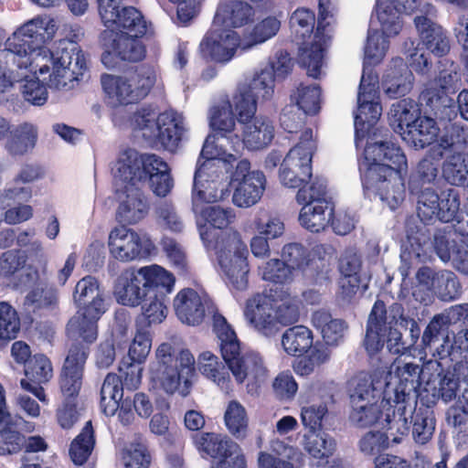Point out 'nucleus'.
<instances>
[{"instance_id": "1", "label": "nucleus", "mask_w": 468, "mask_h": 468, "mask_svg": "<svg viewBox=\"0 0 468 468\" xmlns=\"http://www.w3.org/2000/svg\"><path fill=\"white\" fill-rule=\"evenodd\" d=\"M31 72L48 89L68 91L75 88L87 69L85 54L77 43L60 40L54 50L38 46L23 58L12 60Z\"/></svg>"}, {"instance_id": "2", "label": "nucleus", "mask_w": 468, "mask_h": 468, "mask_svg": "<svg viewBox=\"0 0 468 468\" xmlns=\"http://www.w3.org/2000/svg\"><path fill=\"white\" fill-rule=\"evenodd\" d=\"M364 165L369 188L389 209H396L405 198L404 176L408 171L406 156L390 141L367 143Z\"/></svg>"}, {"instance_id": "3", "label": "nucleus", "mask_w": 468, "mask_h": 468, "mask_svg": "<svg viewBox=\"0 0 468 468\" xmlns=\"http://www.w3.org/2000/svg\"><path fill=\"white\" fill-rule=\"evenodd\" d=\"M422 367L396 357L385 377L384 399L387 404H394L393 419H388L391 431L404 435L408 431V417L417 404L418 389L420 386Z\"/></svg>"}, {"instance_id": "4", "label": "nucleus", "mask_w": 468, "mask_h": 468, "mask_svg": "<svg viewBox=\"0 0 468 468\" xmlns=\"http://www.w3.org/2000/svg\"><path fill=\"white\" fill-rule=\"evenodd\" d=\"M224 138L218 137L214 145V137L206 139L201 154L207 159L195 174L192 193L193 211L198 212L204 203H215L224 199L228 194L226 174L236 162V155L222 149Z\"/></svg>"}, {"instance_id": "5", "label": "nucleus", "mask_w": 468, "mask_h": 468, "mask_svg": "<svg viewBox=\"0 0 468 468\" xmlns=\"http://www.w3.org/2000/svg\"><path fill=\"white\" fill-rule=\"evenodd\" d=\"M150 375L165 393L187 396L195 376V357L188 350L176 352L171 344L163 343L155 351Z\"/></svg>"}, {"instance_id": "6", "label": "nucleus", "mask_w": 468, "mask_h": 468, "mask_svg": "<svg viewBox=\"0 0 468 468\" xmlns=\"http://www.w3.org/2000/svg\"><path fill=\"white\" fill-rule=\"evenodd\" d=\"M73 299L82 308L69 320L68 334L76 340L81 338L92 343L98 335L97 322L106 310L97 280L91 276L80 280L75 286Z\"/></svg>"}, {"instance_id": "7", "label": "nucleus", "mask_w": 468, "mask_h": 468, "mask_svg": "<svg viewBox=\"0 0 468 468\" xmlns=\"http://www.w3.org/2000/svg\"><path fill=\"white\" fill-rule=\"evenodd\" d=\"M155 70L148 66H140L122 75L102 74V90L112 105H126L137 102L147 96L156 82Z\"/></svg>"}, {"instance_id": "8", "label": "nucleus", "mask_w": 468, "mask_h": 468, "mask_svg": "<svg viewBox=\"0 0 468 468\" xmlns=\"http://www.w3.org/2000/svg\"><path fill=\"white\" fill-rule=\"evenodd\" d=\"M131 126L146 140L158 142L169 151L176 149L185 131L183 116L173 110L157 114L152 109L142 108L131 118Z\"/></svg>"}, {"instance_id": "9", "label": "nucleus", "mask_w": 468, "mask_h": 468, "mask_svg": "<svg viewBox=\"0 0 468 468\" xmlns=\"http://www.w3.org/2000/svg\"><path fill=\"white\" fill-rule=\"evenodd\" d=\"M367 373L360 372L347 382V394L351 406L350 420L356 426L365 428L376 423L385 399L378 404L382 383Z\"/></svg>"}, {"instance_id": "10", "label": "nucleus", "mask_w": 468, "mask_h": 468, "mask_svg": "<svg viewBox=\"0 0 468 468\" xmlns=\"http://www.w3.org/2000/svg\"><path fill=\"white\" fill-rule=\"evenodd\" d=\"M211 249L216 250L218 263L227 282L233 289L245 290L250 272L249 251L239 235L234 232L226 240L217 241Z\"/></svg>"}, {"instance_id": "11", "label": "nucleus", "mask_w": 468, "mask_h": 468, "mask_svg": "<svg viewBox=\"0 0 468 468\" xmlns=\"http://www.w3.org/2000/svg\"><path fill=\"white\" fill-rule=\"evenodd\" d=\"M333 11L330 0L319 1L318 25L313 41L300 48L299 62L313 78H318L321 74L324 54L331 39Z\"/></svg>"}, {"instance_id": "12", "label": "nucleus", "mask_w": 468, "mask_h": 468, "mask_svg": "<svg viewBox=\"0 0 468 468\" xmlns=\"http://www.w3.org/2000/svg\"><path fill=\"white\" fill-rule=\"evenodd\" d=\"M233 171L229 179L233 185V204L241 208H249L259 203L266 187V177L259 170H251L250 163L247 159L233 163Z\"/></svg>"}, {"instance_id": "13", "label": "nucleus", "mask_w": 468, "mask_h": 468, "mask_svg": "<svg viewBox=\"0 0 468 468\" xmlns=\"http://www.w3.org/2000/svg\"><path fill=\"white\" fill-rule=\"evenodd\" d=\"M169 172L168 165L154 154L140 155L135 150L124 151L119 157L114 177L122 181L128 180L140 186L147 179L151 180L153 176Z\"/></svg>"}, {"instance_id": "14", "label": "nucleus", "mask_w": 468, "mask_h": 468, "mask_svg": "<svg viewBox=\"0 0 468 468\" xmlns=\"http://www.w3.org/2000/svg\"><path fill=\"white\" fill-rule=\"evenodd\" d=\"M107 246L110 256L122 263L144 259L154 249L146 235L125 226H116L110 230Z\"/></svg>"}, {"instance_id": "15", "label": "nucleus", "mask_w": 468, "mask_h": 468, "mask_svg": "<svg viewBox=\"0 0 468 468\" xmlns=\"http://www.w3.org/2000/svg\"><path fill=\"white\" fill-rule=\"evenodd\" d=\"M275 78L261 68L250 80L239 84L233 95L235 110H239L241 120H246L257 112L258 101H269L274 95Z\"/></svg>"}, {"instance_id": "16", "label": "nucleus", "mask_w": 468, "mask_h": 468, "mask_svg": "<svg viewBox=\"0 0 468 468\" xmlns=\"http://www.w3.org/2000/svg\"><path fill=\"white\" fill-rule=\"evenodd\" d=\"M378 78L372 72L364 70L357 95V111L355 114L356 144L365 136L382 113L378 95Z\"/></svg>"}, {"instance_id": "17", "label": "nucleus", "mask_w": 468, "mask_h": 468, "mask_svg": "<svg viewBox=\"0 0 468 468\" xmlns=\"http://www.w3.org/2000/svg\"><path fill=\"white\" fill-rule=\"evenodd\" d=\"M118 192L116 220L121 226H133L144 220L149 213L150 206L140 186L114 177Z\"/></svg>"}, {"instance_id": "18", "label": "nucleus", "mask_w": 468, "mask_h": 468, "mask_svg": "<svg viewBox=\"0 0 468 468\" xmlns=\"http://www.w3.org/2000/svg\"><path fill=\"white\" fill-rule=\"evenodd\" d=\"M242 40L239 35L231 28L215 27L203 37L199 45L202 56L218 63H227L235 56L238 48H242Z\"/></svg>"}, {"instance_id": "19", "label": "nucleus", "mask_w": 468, "mask_h": 468, "mask_svg": "<svg viewBox=\"0 0 468 468\" xmlns=\"http://www.w3.org/2000/svg\"><path fill=\"white\" fill-rule=\"evenodd\" d=\"M236 117L242 132V137L235 135L233 151L235 155L243 149L257 150L267 146L274 136V128L271 121L251 114L246 120H241L239 110H235Z\"/></svg>"}, {"instance_id": "20", "label": "nucleus", "mask_w": 468, "mask_h": 468, "mask_svg": "<svg viewBox=\"0 0 468 468\" xmlns=\"http://www.w3.org/2000/svg\"><path fill=\"white\" fill-rule=\"evenodd\" d=\"M87 356V348L83 345H74L70 347L59 378V388L64 400L74 401L78 396L82 385Z\"/></svg>"}, {"instance_id": "21", "label": "nucleus", "mask_w": 468, "mask_h": 468, "mask_svg": "<svg viewBox=\"0 0 468 468\" xmlns=\"http://www.w3.org/2000/svg\"><path fill=\"white\" fill-rule=\"evenodd\" d=\"M247 323L257 332L271 335L277 330L272 296L256 293L250 297L243 311Z\"/></svg>"}, {"instance_id": "22", "label": "nucleus", "mask_w": 468, "mask_h": 468, "mask_svg": "<svg viewBox=\"0 0 468 468\" xmlns=\"http://www.w3.org/2000/svg\"><path fill=\"white\" fill-rule=\"evenodd\" d=\"M222 357L238 384L258 382L267 374L262 358L256 353L241 354L240 346L231 354L223 353Z\"/></svg>"}, {"instance_id": "23", "label": "nucleus", "mask_w": 468, "mask_h": 468, "mask_svg": "<svg viewBox=\"0 0 468 468\" xmlns=\"http://www.w3.org/2000/svg\"><path fill=\"white\" fill-rule=\"evenodd\" d=\"M197 217V226L200 238L204 245L209 249L216 245L215 229H225L235 221L236 214L231 207L219 206L202 207L198 212H194Z\"/></svg>"}, {"instance_id": "24", "label": "nucleus", "mask_w": 468, "mask_h": 468, "mask_svg": "<svg viewBox=\"0 0 468 468\" xmlns=\"http://www.w3.org/2000/svg\"><path fill=\"white\" fill-rule=\"evenodd\" d=\"M27 378L20 380V386L32 393L39 401L48 404V400L44 388L40 386L48 382L53 377V368L48 358L44 355L30 357L25 367Z\"/></svg>"}, {"instance_id": "25", "label": "nucleus", "mask_w": 468, "mask_h": 468, "mask_svg": "<svg viewBox=\"0 0 468 468\" xmlns=\"http://www.w3.org/2000/svg\"><path fill=\"white\" fill-rule=\"evenodd\" d=\"M37 25H41L38 22V16L21 26L6 39L0 57L9 62L23 58L29 55V52L37 48L38 47H34L32 44V39L37 38Z\"/></svg>"}, {"instance_id": "26", "label": "nucleus", "mask_w": 468, "mask_h": 468, "mask_svg": "<svg viewBox=\"0 0 468 468\" xmlns=\"http://www.w3.org/2000/svg\"><path fill=\"white\" fill-rule=\"evenodd\" d=\"M113 295L117 303L130 307L141 304L146 297L138 268H127L117 277Z\"/></svg>"}, {"instance_id": "27", "label": "nucleus", "mask_w": 468, "mask_h": 468, "mask_svg": "<svg viewBox=\"0 0 468 468\" xmlns=\"http://www.w3.org/2000/svg\"><path fill=\"white\" fill-rule=\"evenodd\" d=\"M256 9L242 0L221 2L216 11L213 22L215 27H241L254 21Z\"/></svg>"}, {"instance_id": "28", "label": "nucleus", "mask_w": 468, "mask_h": 468, "mask_svg": "<svg viewBox=\"0 0 468 468\" xmlns=\"http://www.w3.org/2000/svg\"><path fill=\"white\" fill-rule=\"evenodd\" d=\"M233 110H235V106L233 104V98L230 101H223L221 104L214 107L210 112V126L214 131L217 132L216 134L208 135V137H214L216 142L214 145L219 144L218 143V137L224 138L222 149L228 153L226 148L227 144L230 145V148L233 149V142L235 141V135L232 134V132L235 129L236 122L233 114Z\"/></svg>"}, {"instance_id": "29", "label": "nucleus", "mask_w": 468, "mask_h": 468, "mask_svg": "<svg viewBox=\"0 0 468 468\" xmlns=\"http://www.w3.org/2000/svg\"><path fill=\"white\" fill-rule=\"evenodd\" d=\"M413 85V75L403 59L393 58L382 80L383 90L388 97L395 99L409 93Z\"/></svg>"}, {"instance_id": "30", "label": "nucleus", "mask_w": 468, "mask_h": 468, "mask_svg": "<svg viewBox=\"0 0 468 468\" xmlns=\"http://www.w3.org/2000/svg\"><path fill=\"white\" fill-rule=\"evenodd\" d=\"M174 308L182 323L189 325L199 324L205 316L204 296L193 289H183L174 299Z\"/></svg>"}, {"instance_id": "31", "label": "nucleus", "mask_w": 468, "mask_h": 468, "mask_svg": "<svg viewBox=\"0 0 468 468\" xmlns=\"http://www.w3.org/2000/svg\"><path fill=\"white\" fill-rule=\"evenodd\" d=\"M101 38L103 47L112 48L122 60L139 61L145 56V48L140 37L113 31H103Z\"/></svg>"}, {"instance_id": "32", "label": "nucleus", "mask_w": 468, "mask_h": 468, "mask_svg": "<svg viewBox=\"0 0 468 468\" xmlns=\"http://www.w3.org/2000/svg\"><path fill=\"white\" fill-rule=\"evenodd\" d=\"M389 326L384 335L387 336V348L395 355L404 354L408 349L407 343L402 339L401 329H410V341L409 346H413L419 339L420 329L417 322L410 316L400 314L398 317L393 316L388 323Z\"/></svg>"}, {"instance_id": "33", "label": "nucleus", "mask_w": 468, "mask_h": 468, "mask_svg": "<svg viewBox=\"0 0 468 468\" xmlns=\"http://www.w3.org/2000/svg\"><path fill=\"white\" fill-rule=\"evenodd\" d=\"M434 16H416L414 24L427 49L435 56L442 57L449 52L450 42L442 27L432 20Z\"/></svg>"}, {"instance_id": "34", "label": "nucleus", "mask_w": 468, "mask_h": 468, "mask_svg": "<svg viewBox=\"0 0 468 468\" xmlns=\"http://www.w3.org/2000/svg\"><path fill=\"white\" fill-rule=\"evenodd\" d=\"M144 289L147 295L168 296L175 289V275L158 264L138 268Z\"/></svg>"}, {"instance_id": "35", "label": "nucleus", "mask_w": 468, "mask_h": 468, "mask_svg": "<svg viewBox=\"0 0 468 468\" xmlns=\"http://www.w3.org/2000/svg\"><path fill=\"white\" fill-rule=\"evenodd\" d=\"M460 86L461 76L455 68H451L441 70L422 95L431 107L439 108L440 104L446 106L450 103L451 100L447 93L454 92Z\"/></svg>"}, {"instance_id": "36", "label": "nucleus", "mask_w": 468, "mask_h": 468, "mask_svg": "<svg viewBox=\"0 0 468 468\" xmlns=\"http://www.w3.org/2000/svg\"><path fill=\"white\" fill-rule=\"evenodd\" d=\"M194 445L198 452L214 459L228 457L240 446L227 436L215 432H202L193 437Z\"/></svg>"}, {"instance_id": "37", "label": "nucleus", "mask_w": 468, "mask_h": 468, "mask_svg": "<svg viewBox=\"0 0 468 468\" xmlns=\"http://www.w3.org/2000/svg\"><path fill=\"white\" fill-rule=\"evenodd\" d=\"M360 269V257L353 250H346L339 263V270L343 274L340 288L344 298L349 299L357 292L361 283Z\"/></svg>"}, {"instance_id": "38", "label": "nucleus", "mask_w": 468, "mask_h": 468, "mask_svg": "<svg viewBox=\"0 0 468 468\" xmlns=\"http://www.w3.org/2000/svg\"><path fill=\"white\" fill-rule=\"evenodd\" d=\"M272 296L276 326L288 325L299 321L303 303L288 290L275 292Z\"/></svg>"}, {"instance_id": "39", "label": "nucleus", "mask_w": 468, "mask_h": 468, "mask_svg": "<svg viewBox=\"0 0 468 468\" xmlns=\"http://www.w3.org/2000/svg\"><path fill=\"white\" fill-rule=\"evenodd\" d=\"M446 421L453 429L458 444L468 443V388L446 411Z\"/></svg>"}, {"instance_id": "40", "label": "nucleus", "mask_w": 468, "mask_h": 468, "mask_svg": "<svg viewBox=\"0 0 468 468\" xmlns=\"http://www.w3.org/2000/svg\"><path fill=\"white\" fill-rule=\"evenodd\" d=\"M281 21L275 16L257 17L254 24L243 34L242 48L249 49L272 38L279 32Z\"/></svg>"}, {"instance_id": "41", "label": "nucleus", "mask_w": 468, "mask_h": 468, "mask_svg": "<svg viewBox=\"0 0 468 468\" xmlns=\"http://www.w3.org/2000/svg\"><path fill=\"white\" fill-rule=\"evenodd\" d=\"M468 386V361L461 360L454 364L451 370H448L442 376L439 375L438 395L445 402H449L456 398V392L461 388V384Z\"/></svg>"}, {"instance_id": "42", "label": "nucleus", "mask_w": 468, "mask_h": 468, "mask_svg": "<svg viewBox=\"0 0 468 468\" xmlns=\"http://www.w3.org/2000/svg\"><path fill=\"white\" fill-rule=\"evenodd\" d=\"M244 229L274 239L283 235L285 226L278 216L260 208L246 223Z\"/></svg>"}, {"instance_id": "43", "label": "nucleus", "mask_w": 468, "mask_h": 468, "mask_svg": "<svg viewBox=\"0 0 468 468\" xmlns=\"http://www.w3.org/2000/svg\"><path fill=\"white\" fill-rule=\"evenodd\" d=\"M300 445L312 458L322 460L333 455L335 450V440L318 430H307L301 435Z\"/></svg>"}, {"instance_id": "44", "label": "nucleus", "mask_w": 468, "mask_h": 468, "mask_svg": "<svg viewBox=\"0 0 468 468\" xmlns=\"http://www.w3.org/2000/svg\"><path fill=\"white\" fill-rule=\"evenodd\" d=\"M439 132L433 119L422 117L410 130L401 132V138L410 146L422 149L436 141Z\"/></svg>"}, {"instance_id": "45", "label": "nucleus", "mask_w": 468, "mask_h": 468, "mask_svg": "<svg viewBox=\"0 0 468 468\" xmlns=\"http://www.w3.org/2000/svg\"><path fill=\"white\" fill-rule=\"evenodd\" d=\"M389 123L393 130L401 135V132L410 130L422 119L418 105L410 100H402L394 103L388 113Z\"/></svg>"}, {"instance_id": "46", "label": "nucleus", "mask_w": 468, "mask_h": 468, "mask_svg": "<svg viewBox=\"0 0 468 468\" xmlns=\"http://www.w3.org/2000/svg\"><path fill=\"white\" fill-rule=\"evenodd\" d=\"M408 417V430L410 423H412V437L416 443L425 444L432 437L435 431V417L433 411L427 407L413 409L410 416ZM409 431H407V435Z\"/></svg>"}, {"instance_id": "47", "label": "nucleus", "mask_w": 468, "mask_h": 468, "mask_svg": "<svg viewBox=\"0 0 468 468\" xmlns=\"http://www.w3.org/2000/svg\"><path fill=\"white\" fill-rule=\"evenodd\" d=\"M11 137L6 141L5 148L12 155H22L31 151L37 141L38 130L31 122H23L10 132Z\"/></svg>"}, {"instance_id": "48", "label": "nucleus", "mask_w": 468, "mask_h": 468, "mask_svg": "<svg viewBox=\"0 0 468 468\" xmlns=\"http://www.w3.org/2000/svg\"><path fill=\"white\" fill-rule=\"evenodd\" d=\"M198 369L202 375L213 381L223 391L231 390V379L225 367L217 356L209 351L203 352L198 357Z\"/></svg>"}, {"instance_id": "49", "label": "nucleus", "mask_w": 468, "mask_h": 468, "mask_svg": "<svg viewBox=\"0 0 468 468\" xmlns=\"http://www.w3.org/2000/svg\"><path fill=\"white\" fill-rule=\"evenodd\" d=\"M332 214L333 209L328 202L304 204L300 212L299 221L306 229L318 232L328 225Z\"/></svg>"}, {"instance_id": "50", "label": "nucleus", "mask_w": 468, "mask_h": 468, "mask_svg": "<svg viewBox=\"0 0 468 468\" xmlns=\"http://www.w3.org/2000/svg\"><path fill=\"white\" fill-rule=\"evenodd\" d=\"M21 423H25L27 431H31L35 429L33 423L26 421L19 415H13L9 412L6 405L5 390L3 385L0 383V433L5 439L8 438L11 434V438L14 439V451L18 449L21 441V436L18 432L15 431Z\"/></svg>"}, {"instance_id": "51", "label": "nucleus", "mask_w": 468, "mask_h": 468, "mask_svg": "<svg viewBox=\"0 0 468 468\" xmlns=\"http://www.w3.org/2000/svg\"><path fill=\"white\" fill-rule=\"evenodd\" d=\"M383 306L376 303L369 314L364 344L368 355L371 356L378 354L384 345L381 337L385 335L387 326L383 322Z\"/></svg>"}, {"instance_id": "52", "label": "nucleus", "mask_w": 468, "mask_h": 468, "mask_svg": "<svg viewBox=\"0 0 468 468\" xmlns=\"http://www.w3.org/2000/svg\"><path fill=\"white\" fill-rule=\"evenodd\" d=\"M313 340V333L308 327L296 325L283 333L282 346L288 355L301 356L312 347Z\"/></svg>"}, {"instance_id": "53", "label": "nucleus", "mask_w": 468, "mask_h": 468, "mask_svg": "<svg viewBox=\"0 0 468 468\" xmlns=\"http://www.w3.org/2000/svg\"><path fill=\"white\" fill-rule=\"evenodd\" d=\"M465 234L461 233V227L458 229H452L447 227L438 229L433 236L432 245L439 258L447 262L452 261L459 243H462Z\"/></svg>"}, {"instance_id": "54", "label": "nucleus", "mask_w": 468, "mask_h": 468, "mask_svg": "<svg viewBox=\"0 0 468 468\" xmlns=\"http://www.w3.org/2000/svg\"><path fill=\"white\" fill-rule=\"evenodd\" d=\"M122 396L121 378L115 374H108L101 388V407L106 416L116 415L119 401L122 399Z\"/></svg>"}, {"instance_id": "55", "label": "nucleus", "mask_w": 468, "mask_h": 468, "mask_svg": "<svg viewBox=\"0 0 468 468\" xmlns=\"http://www.w3.org/2000/svg\"><path fill=\"white\" fill-rule=\"evenodd\" d=\"M388 419H393V415L390 416L388 413L386 414V421L388 425V434L381 431H368L361 438L359 441V449L365 455H375L386 449L388 445L389 437L392 438V441L395 443L400 442L401 437L404 435L399 434L396 429L391 431Z\"/></svg>"}, {"instance_id": "56", "label": "nucleus", "mask_w": 468, "mask_h": 468, "mask_svg": "<svg viewBox=\"0 0 468 468\" xmlns=\"http://www.w3.org/2000/svg\"><path fill=\"white\" fill-rule=\"evenodd\" d=\"M401 14L398 7L389 0H378L376 16L380 24L383 35L397 36L402 28Z\"/></svg>"}, {"instance_id": "57", "label": "nucleus", "mask_w": 468, "mask_h": 468, "mask_svg": "<svg viewBox=\"0 0 468 468\" xmlns=\"http://www.w3.org/2000/svg\"><path fill=\"white\" fill-rule=\"evenodd\" d=\"M148 30V25L142 13L133 6L122 8V15L117 19L113 32L126 34L132 37H142Z\"/></svg>"}, {"instance_id": "58", "label": "nucleus", "mask_w": 468, "mask_h": 468, "mask_svg": "<svg viewBox=\"0 0 468 468\" xmlns=\"http://www.w3.org/2000/svg\"><path fill=\"white\" fill-rule=\"evenodd\" d=\"M312 323L321 331L324 340L328 345L336 344L343 337L346 330V324L342 320L332 318L331 314L324 310L314 313Z\"/></svg>"}, {"instance_id": "59", "label": "nucleus", "mask_w": 468, "mask_h": 468, "mask_svg": "<svg viewBox=\"0 0 468 468\" xmlns=\"http://www.w3.org/2000/svg\"><path fill=\"white\" fill-rule=\"evenodd\" d=\"M224 421L229 431L238 440H243L248 434L249 418L245 408L237 400L228 403L224 413Z\"/></svg>"}, {"instance_id": "60", "label": "nucleus", "mask_w": 468, "mask_h": 468, "mask_svg": "<svg viewBox=\"0 0 468 468\" xmlns=\"http://www.w3.org/2000/svg\"><path fill=\"white\" fill-rule=\"evenodd\" d=\"M443 175L452 185L468 186V154L456 153L447 158L443 165Z\"/></svg>"}, {"instance_id": "61", "label": "nucleus", "mask_w": 468, "mask_h": 468, "mask_svg": "<svg viewBox=\"0 0 468 468\" xmlns=\"http://www.w3.org/2000/svg\"><path fill=\"white\" fill-rule=\"evenodd\" d=\"M94 446L93 431L90 421H88L82 431L71 442L69 455L76 465H82L90 455Z\"/></svg>"}, {"instance_id": "62", "label": "nucleus", "mask_w": 468, "mask_h": 468, "mask_svg": "<svg viewBox=\"0 0 468 468\" xmlns=\"http://www.w3.org/2000/svg\"><path fill=\"white\" fill-rule=\"evenodd\" d=\"M259 276L273 283L285 284L292 281V271L282 260L271 259L258 266Z\"/></svg>"}, {"instance_id": "63", "label": "nucleus", "mask_w": 468, "mask_h": 468, "mask_svg": "<svg viewBox=\"0 0 468 468\" xmlns=\"http://www.w3.org/2000/svg\"><path fill=\"white\" fill-rule=\"evenodd\" d=\"M27 258L28 276L33 280L41 281L47 274L48 261L42 241L36 239L30 242Z\"/></svg>"}, {"instance_id": "64", "label": "nucleus", "mask_w": 468, "mask_h": 468, "mask_svg": "<svg viewBox=\"0 0 468 468\" xmlns=\"http://www.w3.org/2000/svg\"><path fill=\"white\" fill-rule=\"evenodd\" d=\"M432 292L442 301H451L461 294V285L453 272L443 271L436 273Z\"/></svg>"}]
</instances>
